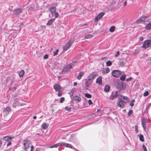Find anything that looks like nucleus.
I'll return each instance as SVG.
<instances>
[{"label": "nucleus", "mask_w": 151, "mask_h": 151, "mask_svg": "<svg viewBox=\"0 0 151 151\" xmlns=\"http://www.w3.org/2000/svg\"><path fill=\"white\" fill-rule=\"evenodd\" d=\"M97 76V73L95 72H93L90 73L87 76V79L85 80V84L86 87H88L93 83L94 80Z\"/></svg>", "instance_id": "1"}, {"label": "nucleus", "mask_w": 151, "mask_h": 151, "mask_svg": "<svg viewBox=\"0 0 151 151\" xmlns=\"http://www.w3.org/2000/svg\"><path fill=\"white\" fill-rule=\"evenodd\" d=\"M76 63V62L73 61L70 64H67L62 70V73L64 74L70 72L71 69H72L74 67Z\"/></svg>", "instance_id": "2"}, {"label": "nucleus", "mask_w": 151, "mask_h": 151, "mask_svg": "<svg viewBox=\"0 0 151 151\" xmlns=\"http://www.w3.org/2000/svg\"><path fill=\"white\" fill-rule=\"evenodd\" d=\"M116 88L119 90L124 89L126 88L125 84L122 81H118L115 83Z\"/></svg>", "instance_id": "3"}, {"label": "nucleus", "mask_w": 151, "mask_h": 151, "mask_svg": "<svg viewBox=\"0 0 151 151\" xmlns=\"http://www.w3.org/2000/svg\"><path fill=\"white\" fill-rule=\"evenodd\" d=\"M149 20L148 17L145 15H142L136 21V23L137 24H139L143 22H147Z\"/></svg>", "instance_id": "4"}, {"label": "nucleus", "mask_w": 151, "mask_h": 151, "mask_svg": "<svg viewBox=\"0 0 151 151\" xmlns=\"http://www.w3.org/2000/svg\"><path fill=\"white\" fill-rule=\"evenodd\" d=\"M151 46V40H145L142 45V47L145 49H147Z\"/></svg>", "instance_id": "5"}, {"label": "nucleus", "mask_w": 151, "mask_h": 151, "mask_svg": "<svg viewBox=\"0 0 151 151\" xmlns=\"http://www.w3.org/2000/svg\"><path fill=\"white\" fill-rule=\"evenodd\" d=\"M23 145L24 146V150H26L31 145V143L30 141L29 140L26 139L23 141Z\"/></svg>", "instance_id": "6"}, {"label": "nucleus", "mask_w": 151, "mask_h": 151, "mask_svg": "<svg viewBox=\"0 0 151 151\" xmlns=\"http://www.w3.org/2000/svg\"><path fill=\"white\" fill-rule=\"evenodd\" d=\"M112 75L113 77H119L121 76V73L118 70H114L111 72Z\"/></svg>", "instance_id": "7"}, {"label": "nucleus", "mask_w": 151, "mask_h": 151, "mask_svg": "<svg viewBox=\"0 0 151 151\" xmlns=\"http://www.w3.org/2000/svg\"><path fill=\"white\" fill-rule=\"evenodd\" d=\"M119 95L117 91L113 92H112L111 94L109 97V99L113 100L116 99L118 96Z\"/></svg>", "instance_id": "8"}, {"label": "nucleus", "mask_w": 151, "mask_h": 151, "mask_svg": "<svg viewBox=\"0 0 151 151\" xmlns=\"http://www.w3.org/2000/svg\"><path fill=\"white\" fill-rule=\"evenodd\" d=\"M104 13L103 12H101L94 19V22H96L99 20L101 19L104 14Z\"/></svg>", "instance_id": "9"}, {"label": "nucleus", "mask_w": 151, "mask_h": 151, "mask_svg": "<svg viewBox=\"0 0 151 151\" xmlns=\"http://www.w3.org/2000/svg\"><path fill=\"white\" fill-rule=\"evenodd\" d=\"M146 122L147 120L145 118H143L141 119L142 124L144 130H145L146 128Z\"/></svg>", "instance_id": "10"}, {"label": "nucleus", "mask_w": 151, "mask_h": 151, "mask_svg": "<svg viewBox=\"0 0 151 151\" xmlns=\"http://www.w3.org/2000/svg\"><path fill=\"white\" fill-rule=\"evenodd\" d=\"M19 104V100L17 98H15L14 100L13 103L12 104V106L14 108H15Z\"/></svg>", "instance_id": "11"}, {"label": "nucleus", "mask_w": 151, "mask_h": 151, "mask_svg": "<svg viewBox=\"0 0 151 151\" xmlns=\"http://www.w3.org/2000/svg\"><path fill=\"white\" fill-rule=\"evenodd\" d=\"M120 98L124 100H122V101L124 103H127L129 101V99L126 96L121 95Z\"/></svg>", "instance_id": "12"}, {"label": "nucleus", "mask_w": 151, "mask_h": 151, "mask_svg": "<svg viewBox=\"0 0 151 151\" xmlns=\"http://www.w3.org/2000/svg\"><path fill=\"white\" fill-rule=\"evenodd\" d=\"M76 140V137L74 135L72 134L70 136L68 141L72 142H75Z\"/></svg>", "instance_id": "13"}, {"label": "nucleus", "mask_w": 151, "mask_h": 151, "mask_svg": "<svg viewBox=\"0 0 151 151\" xmlns=\"http://www.w3.org/2000/svg\"><path fill=\"white\" fill-rule=\"evenodd\" d=\"M120 101H119L117 103V104L119 107L122 108H124V104L123 103L122 100L121 99H120Z\"/></svg>", "instance_id": "14"}, {"label": "nucleus", "mask_w": 151, "mask_h": 151, "mask_svg": "<svg viewBox=\"0 0 151 151\" xmlns=\"http://www.w3.org/2000/svg\"><path fill=\"white\" fill-rule=\"evenodd\" d=\"M84 73H85L84 72H83V71L80 72L78 74V75L77 77V78L78 80H80L82 76H83L84 75Z\"/></svg>", "instance_id": "15"}, {"label": "nucleus", "mask_w": 151, "mask_h": 151, "mask_svg": "<svg viewBox=\"0 0 151 151\" xmlns=\"http://www.w3.org/2000/svg\"><path fill=\"white\" fill-rule=\"evenodd\" d=\"M14 13L16 15H18L20 14L22 12V10L21 9H17L14 10Z\"/></svg>", "instance_id": "16"}, {"label": "nucleus", "mask_w": 151, "mask_h": 151, "mask_svg": "<svg viewBox=\"0 0 151 151\" xmlns=\"http://www.w3.org/2000/svg\"><path fill=\"white\" fill-rule=\"evenodd\" d=\"M56 8L55 7H52L50 8V11L52 16H53L55 13L56 12Z\"/></svg>", "instance_id": "17"}, {"label": "nucleus", "mask_w": 151, "mask_h": 151, "mask_svg": "<svg viewBox=\"0 0 151 151\" xmlns=\"http://www.w3.org/2000/svg\"><path fill=\"white\" fill-rule=\"evenodd\" d=\"M73 100L76 102H80L81 101V98L80 97L78 96H75L73 97Z\"/></svg>", "instance_id": "18"}, {"label": "nucleus", "mask_w": 151, "mask_h": 151, "mask_svg": "<svg viewBox=\"0 0 151 151\" xmlns=\"http://www.w3.org/2000/svg\"><path fill=\"white\" fill-rule=\"evenodd\" d=\"M71 45L69 43H67L63 47V50H66L69 48Z\"/></svg>", "instance_id": "19"}, {"label": "nucleus", "mask_w": 151, "mask_h": 151, "mask_svg": "<svg viewBox=\"0 0 151 151\" xmlns=\"http://www.w3.org/2000/svg\"><path fill=\"white\" fill-rule=\"evenodd\" d=\"M96 82L100 85L102 84V78L101 76H99L96 80Z\"/></svg>", "instance_id": "20"}, {"label": "nucleus", "mask_w": 151, "mask_h": 151, "mask_svg": "<svg viewBox=\"0 0 151 151\" xmlns=\"http://www.w3.org/2000/svg\"><path fill=\"white\" fill-rule=\"evenodd\" d=\"M55 19H49L47 23V25H50L55 21Z\"/></svg>", "instance_id": "21"}, {"label": "nucleus", "mask_w": 151, "mask_h": 151, "mask_svg": "<svg viewBox=\"0 0 151 151\" xmlns=\"http://www.w3.org/2000/svg\"><path fill=\"white\" fill-rule=\"evenodd\" d=\"M54 88L56 91H59L61 88L59 85L57 84H55L54 85Z\"/></svg>", "instance_id": "22"}, {"label": "nucleus", "mask_w": 151, "mask_h": 151, "mask_svg": "<svg viewBox=\"0 0 151 151\" xmlns=\"http://www.w3.org/2000/svg\"><path fill=\"white\" fill-rule=\"evenodd\" d=\"M145 29L147 30L151 29V22L146 25Z\"/></svg>", "instance_id": "23"}, {"label": "nucleus", "mask_w": 151, "mask_h": 151, "mask_svg": "<svg viewBox=\"0 0 151 151\" xmlns=\"http://www.w3.org/2000/svg\"><path fill=\"white\" fill-rule=\"evenodd\" d=\"M4 111L8 114L11 111V108L9 107H6L4 110Z\"/></svg>", "instance_id": "24"}, {"label": "nucleus", "mask_w": 151, "mask_h": 151, "mask_svg": "<svg viewBox=\"0 0 151 151\" xmlns=\"http://www.w3.org/2000/svg\"><path fill=\"white\" fill-rule=\"evenodd\" d=\"M110 88V87L109 86L106 85L104 86V91L105 92H107L109 91Z\"/></svg>", "instance_id": "25"}, {"label": "nucleus", "mask_w": 151, "mask_h": 151, "mask_svg": "<svg viewBox=\"0 0 151 151\" xmlns=\"http://www.w3.org/2000/svg\"><path fill=\"white\" fill-rule=\"evenodd\" d=\"M138 136L139 137V139L140 141L142 142H144V136L143 135L139 134Z\"/></svg>", "instance_id": "26"}, {"label": "nucleus", "mask_w": 151, "mask_h": 151, "mask_svg": "<svg viewBox=\"0 0 151 151\" xmlns=\"http://www.w3.org/2000/svg\"><path fill=\"white\" fill-rule=\"evenodd\" d=\"M3 139L6 141H9V140H11L12 139V138L9 136H5L4 137Z\"/></svg>", "instance_id": "27"}, {"label": "nucleus", "mask_w": 151, "mask_h": 151, "mask_svg": "<svg viewBox=\"0 0 151 151\" xmlns=\"http://www.w3.org/2000/svg\"><path fill=\"white\" fill-rule=\"evenodd\" d=\"M110 71V70L109 68H105V69L103 71V73H108Z\"/></svg>", "instance_id": "28"}, {"label": "nucleus", "mask_w": 151, "mask_h": 151, "mask_svg": "<svg viewBox=\"0 0 151 151\" xmlns=\"http://www.w3.org/2000/svg\"><path fill=\"white\" fill-rule=\"evenodd\" d=\"M41 127L43 129H46L48 127V126L46 123H43L41 125Z\"/></svg>", "instance_id": "29"}, {"label": "nucleus", "mask_w": 151, "mask_h": 151, "mask_svg": "<svg viewBox=\"0 0 151 151\" xmlns=\"http://www.w3.org/2000/svg\"><path fill=\"white\" fill-rule=\"evenodd\" d=\"M64 145H63V146H65L66 147H69L71 148H72V146L70 144L65 143L64 142Z\"/></svg>", "instance_id": "30"}, {"label": "nucleus", "mask_w": 151, "mask_h": 151, "mask_svg": "<svg viewBox=\"0 0 151 151\" xmlns=\"http://www.w3.org/2000/svg\"><path fill=\"white\" fill-rule=\"evenodd\" d=\"M74 41V39L73 38H71L68 43H69L71 45L73 43Z\"/></svg>", "instance_id": "31"}, {"label": "nucleus", "mask_w": 151, "mask_h": 151, "mask_svg": "<svg viewBox=\"0 0 151 151\" xmlns=\"http://www.w3.org/2000/svg\"><path fill=\"white\" fill-rule=\"evenodd\" d=\"M24 71L23 70H21L19 73V75L20 76V77H22L23 76V75L24 74Z\"/></svg>", "instance_id": "32"}, {"label": "nucleus", "mask_w": 151, "mask_h": 151, "mask_svg": "<svg viewBox=\"0 0 151 151\" xmlns=\"http://www.w3.org/2000/svg\"><path fill=\"white\" fill-rule=\"evenodd\" d=\"M115 29V27L114 26H111L109 29V31L111 32H114Z\"/></svg>", "instance_id": "33"}, {"label": "nucleus", "mask_w": 151, "mask_h": 151, "mask_svg": "<svg viewBox=\"0 0 151 151\" xmlns=\"http://www.w3.org/2000/svg\"><path fill=\"white\" fill-rule=\"evenodd\" d=\"M106 66H110L112 64V62L110 60L107 61L106 62Z\"/></svg>", "instance_id": "34"}, {"label": "nucleus", "mask_w": 151, "mask_h": 151, "mask_svg": "<svg viewBox=\"0 0 151 151\" xmlns=\"http://www.w3.org/2000/svg\"><path fill=\"white\" fill-rule=\"evenodd\" d=\"M126 78V75H123L121 76L120 77V79L122 81H124Z\"/></svg>", "instance_id": "35"}, {"label": "nucleus", "mask_w": 151, "mask_h": 151, "mask_svg": "<svg viewBox=\"0 0 151 151\" xmlns=\"http://www.w3.org/2000/svg\"><path fill=\"white\" fill-rule=\"evenodd\" d=\"M64 142H60L56 143L57 147L58 146H63V145H64Z\"/></svg>", "instance_id": "36"}, {"label": "nucleus", "mask_w": 151, "mask_h": 151, "mask_svg": "<svg viewBox=\"0 0 151 151\" xmlns=\"http://www.w3.org/2000/svg\"><path fill=\"white\" fill-rule=\"evenodd\" d=\"M135 100L134 99L132 100L129 103V105L131 106H133L134 105V104L133 103L135 102Z\"/></svg>", "instance_id": "37"}, {"label": "nucleus", "mask_w": 151, "mask_h": 151, "mask_svg": "<svg viewBox=\"0 0 151 151\" xmlns=\"http://www.w3.org/2000/svg\"><path fill=\"white\" fill-rule=\"evenodd\" d=\"M93 37V35H87L85 36V38L86 39H88L91 38Z\"/></svg>", "instance_id": "38"}, {"label": "nucleus", "mask_w": 151, "mask_h": 151, "mask_svg": "<svg viewBox=\"0 0 151 151\" xmlns=\"http://www.w3.org/2000/svg\"><path fill=\"white\" fill-rule=\"evenodd\" d=\"M85 96L86 97L88 98H91V95L90 94L88 93H85Z\"/></svg>", "instance_id": "39"}, {"label": "nucleus", "mask_w": 151, "mask_h": 151, "mask_svg": "<svg viewBox=\"0 0 151 151\" xmlns=\"http://www.w3.org/2000/svg\"><path fill=\"white\" fill-rule=\"evenodd\" d=\"M133 111L132 110H129L128 112L127 115L130 116L132 113Z\"/></svg>", "instance_id": "40"}, {"label": "nucleus", "mask_w": 151, "mask_h": 151, "mask_svg": "<svg viewBox=\"0 0 151 151\" xmlns=\"http://www.w3.org/2000/svg\"><path fill=\"white\" fill-rule=\"evenodd\" d=\"M71 108L70 107H68L67 106H66L65 107V110L68 111H70L71 110Z\"/></svg>", "instance_id": "41"}, {"label": "nucleus", "mask_w": 151, "mask_h": 151, "mask_svg": "<svg viewBox=\"0 0 151 151\" xmlns=\"http://www.w3.org/2000/svg\"><path fill=\"white\" fill-rule=\"evenodd\" d=\"M119 65L121 66H123L124 65V63L123 62L120 61L119 62Z\"/></svg>", "instance_id": "42"}, {"label": "nucleus", "mask_w": 151, "mask_h": 151, "mask_svg": "<svg viewBox=\"0 0 151 151\" xmlns=\"http://www.w3.org/2000/svg\"><path fill=\"white\" fill-rule=\"evenodd\" d=\"M54 14H55V18H58L59 17V14L58 12H55Z\"/></svg>", "instance_id": "43"}, {"label": "nucleus", "mask_w": 151, "mask_h": 151, "mask_svg": "<svg viewBox=\"0 0 151 151\" xmlns=\"http://www.w3.org/2000/svg\"><path fill=\"white\" fill-rule=\"evenodd\" d=\"M58 51H59V50L58 49H57L56 50V51L54 52L53 55L55 56L57 55L58 54Z\"/></svg>", "instance_id": "44"}, {"label": "nucleus", "mask_w": 151, "mask_h": 151, "mask_svg": "<svg viewBox=\"0 0 151 151\" xmlns=\"http://www.w3.org/2000/svg\"><path fill=\"white\" fill-rule=\"evenodd\" d=\"M142 148L144 151H147V149L146 147L144 145H142Z\"/></svg>", "instance_id": "45"}, {"label": "nucleus", "mask_w": 151, "mask_h": 151, "mask_svg": "<svg viewBox=\"0 0 151 151\" xmlns=\"http://www.w3.org/2000/svg\"><path fill=\"white\" fill-rule=\"evenodd\" d=\"M76 90V88H73L71 89L70 91V93H74V92Z\"/></svg>", "instance_id": "46"}, {"label": "nucleus", "mask_w": 151, "mask_h": 151, "mask_svg": "<svg viewBox=\"0 0 151 151\" xmlns=\"http://www.w3.org/2000/svg\"><path fill=\"white\" fill-rule=\"evenodd\" d=\"M149 93L147 91H146L144 93V96H147L149 95Z\"/></svg>", "instance_id": "47"}, {"label": "nucleus", "mask_w": 151, "mask_h": 151, "mask_svg": "<svg viewBox=\"0 0 151 151\" xmlns=\"http://www.w3.org/2000/svg\"><path fill=\"white\" fill-rule=\"evenodd\" d=\"M57 147V145L56 144H54L53 145L50 146V148H54V147Z\"/></svg>", "instance_id": "48"}, {"label": "nucleus", "mask_w": 151, "mask_h": 151, "mask_svg": "<svg viewBox=\"0 0 151 151\" xmlns=\"http://www.w3.org/2000/svg\"><path fill=\"white\" fill-rule=\"evenodd\" d=\"M64 100H65V98L64 97H62L61 98V99H60V103H62L64 101Z\"/></svg>", "instance_id": "49"}, {"label": "nucleus", "mask_w": 151, "mask_h": 151, "mask_svg": "<svg viewBox=\"0 0 151 151\" xmlns=\"http://www.w3.org/2000/svg\"><path fill=\"white\" fill-rule=\"evenodd\" d=\"M48 57V54H45L43 57V59H47Z\"/></svg>", "instance_id": "50"}, {"label": "nucleus", "mask_w": 151, "mask_h": 151, "mask_svg": "<svg viewBox=\"0 0 151 151\" xmlns=\"http://www.w3.org/2000/svg\"><path fill=\"white\" fill-rule=\"evenodd\" d=\"M132 79V77H130L126 79V81H131Z\"/></svg>", "instance_id": "51"}, {"label": "nucleus", "mask_w": 151, "mask_h": 151, "mask_svg": "<svg viewBox=\"0 0 151 151\" xmlns=\"http://www.w3.org/2000/svg\"><path fill=\"white\" fill-rule=\"evenodd\" d=\"M88 103L89 105H91L92 104V102L91 99H89L88 100Z\"/></svg>", "instance_id": "52"}, {"label": "nucleus", "mask_w": 151, "mask_h": 151, "mask_svg": "<svg viewBox=\"0 0 151 151\" xmlns=\"http://www.w3.org/2000/svg\"><path fill=\"white\" fill-rule=\"evenodd\" d=\"M119 55V51H117L116 52V54L115 55V57H117Z\"/></svg>", "instance_id": "53"}, {"label": "nucleus", "mask_w": 151, "mask_h": 151, "mask_svg": "<svg viewBox=\"0 0 151 151\" xmlns=\"http://www.w3.org/2000/svg\"><path fill=\"white\" fill-rule=\"evenodd\" d=\"M62 95V92H60V91H59V92L58 94V95L59 96H61Z\"/></svg>", "instance_id": "54"}, {"label": "nucleus", "mask_w": 151, "mask_h": 151, "mask_svg": "<svg viewBox=\"0 0 151 151\" xmlns=\"http://www.w3.org/2000/svg\"><path fill=\"white\" fill-rule=\"evenodd\" d=\"M139 40L140 41H142L143 40V38L142 37H141L139 38Z\"/></svg>", "instance_id": "55"}, {"label": "nucleus", "mask_w": 151, "mask_h": 151, "mask_svg": "<svg viewBox=\"0 0 151 151\" xmlns=\"http://www.w3.org/2000/svg\"><path fill=\"white\" fill-rule=\"evenodd\" d=\"M30 147H31V148L30 149V151H32L34 148V147H33V146L32 145L30 146Z\"/></svg>", "instance_id": "56"}, {"label": "nucleus", "mask_w": 151, "mask_h": 151, "mask_svg": "<svg viewBox=\"0 0 151 151\" xmlns=\"http://www.w3.org/2000/svg\"><path fill=\"white\" fill-rule=\"evenodd\" d=\"M11 144V142H9L7 145V146L10 145Z\"/></svg>", "instance_id": "57"}, {"label": "nucleus", "mask_w": 151, "mask_h": 151, "mask_svg": "<svg viewBox=\"0 0 151 151\" xmlns=\"http://www.w3.org/2000/svg\"><path fill=\"white\" fill-rule=\"evenodd\" d=\"M127 4V2L126 1H125L124 3V6H125Z\"/></svg>", "instance_id": "58"}, {"label": "nucleus", "mask_w": 151, "mask_h": 151, "mask_svg": "<svg viewBox=\"0 0 151 151\" xmlns=\"http://www.w3.org/2000/svg\"><path fill=\"white\" fill-rule=\"evenodd\" d=\"M135 131H137V125H136L135 126Z\"/></svg>", "instance_id": "59"}, {"label": "nucleus", "mask_w": 151, "mask_h": 151, "mask_svg": "<svg viewBox=\"0 0 151 151\" xmlns=\"http://www.w3.org/2000/svg\"><path fill=\"white\" fill-rule=\"evenodd\" d=\"M73 85L74 86H76L77 85V83L76 82H75L73 83Z\"/></svg>", "instance_id": "60"}, {"label": "nucleus", "mask_w": 151, "mask_h": 151, "mask_svg": "<svg viewBox=\"0 0 151 151\" xmlns=\"http://www.w3.org/2000/svg\"><path fill=\"white\" fill-rule=\"evenodd\" d=\"M73 93H70V96L71 98H72V97L73 96Z\"/></svg>", "instance_id": "61"}, {"label": "nucleus", "mask_w": 151, "mask_h": 151, "mask_svg": "<svg viewBox=\"0 0 151 151\" xmlns=\"http://www.w3.org/2000/svg\"><path fill=\"white\" fill-rule=\"evenodd\" d=\"M37 118V117L36 116H34L33 117V119H36Z\"/></svg>", "instance_id": "62"}, {"label": "nucleus", "mask_w": 151, "mask_h": 151, "mask_svg": "<svg viewBox=\"0 0 151 151\" xmlns=\"http://www.w3.org/2000/svg\"><path fill=\"white\" fill-rule=\"evenodd\" d=\"M13 88L15 89V90H16V87H13Z\"/></svg>", "instance_id": "63"}, {"label": "nucleus", "mask_w": 151, "mask_h": 151, "mask_svg": "<svg viewBox=\"0 0 151 151\" xmlns=\"http://www.w3.org/2000/svg\"><path fill=\"white\" fill-rule=\"evenodd\" d=\"M150 62H151L150 64H151V59H150Z\"/></svg>", "instance_id": "64"}]
</instances>
